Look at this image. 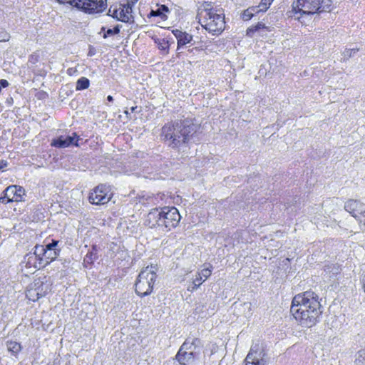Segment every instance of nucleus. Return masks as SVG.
<instances>
[{
    "label": "nucleus",
    "instance_id": "19",
    "mask_svg": "<svg viewBox=\"0 0 365 365\" xmlns=\"http://www.w3.org/2000/svg\"><path fill=\"white\" fill-rule=\"evenodd\" d=\"M32 253L40 259V262L44 263L45 249L43 245H36Z\"/></svg>",
    "mask_w": 365,
    "mask_h": 365
},
{
    "label": "nucleus",
    "instance_id": "9",
    "mask_svg": "<svg viewBox=\"0 0 365 365\" xmlns=\"http://www.w3.org/2000/svg\"><path fill=\"white\" fill-rule=\"evenodd\" d=\"M112 197V193L108 187L100 185L95 187L89 195V202L95 205H104L108 203Z\"/></svg>",
    "mask_w": 365,
    "mask_h": 365
},
{
    "label": "nucleus",
    "instance_id": "2",
    "mask_svg": "<svg viewBox=\"0 0 365 365\" xmlns=\"http://www.w3.org/2000/svg\"><path fill=\"white\" fill-rule=\"evenodd\" d=\"M198 129V125L190 119L176 120L165 124L161 130V137L168 142L169 146L175 148L187 143Z\"/></svg>",
    "mask_w": 365,
    "mask_h": 365
},
{
    "label": "nucleus",
    "instance_id": "17",
    "mask_svg": "<svg viewBox=\"0 0 365 365\" xmlns=\"http://www.w3.org/2000/svg\"><path fill=\"white\" fill-rule=\"evenodd\" d=\"M34 287L36 289V292L38 293L41 297L46 295L51 290L50 284L48 283H44L40 279H36L32 284Z\"/></svg>",
    "mask_w": 365,
    "mask_h": 365
},
{
    "label": "nucleus",
    "instance_id": "1",
    "mask_svg": "<svg viewBox=\"0 0 365 365\" xmlns=\"http://www.w3.org/2000/svg\"><path fill=\"white\" fill-rule=\"evenodd\" d=\"M290 311L299 324L307 328L314 326L322 314L319 297L312 291L297 294L292 299Z\"/></svg>",
    "mask_w": 365,
    "mask_h": 365
},
{
    "label": "nucleus",
    "instance_id": "23",
    "mask_svg": "<svg viewBox=\"0 0 365 365\" xmlns=\"http://www.w3.org/2000/svg\"><path fill=\"white\" fill-rule=\"evenodd\" d=\"M165 12H168V8L165 5H161L158 9L151 10L149 16L163 17V14Z\"/></svg>",
    "mask_w": 365,
    "mask_h": 365
},
{
    "label": "nucleus",
    "instance_id": "26",
    "mask_svg": "<svg viewBox=\"0 0 365 365\" xmlns=\"http://www.w3.org/2000/svg\"><path fill=\"white\" fill-rule=\"evenodd\" d=\"M241 306L244 309V314L245 317H250L252 315V304L250 302H245L242 304H241Z\"/></svg>",
    "mask_w": 365,
    "mask_h": 365
},
{
    "label": "nucleus",
    "instance_id": "11",
    "mask_svg": "<svg viewBox=\"0 0 365 365\" xmlns=\"http://www.w3.org/2000/svg\"><path fill=\"white\" fill-rule=\"evenodd\" d=\"M132 8L128 5L120 6L119 9L110 8L108 12V15L113 18H115L118 21L123 22H128L132 18Z\"/></svg>",
    "mask_w": 365,
    "mask_h": 365
},
{
    "label": "nucleus",
    "instance_id": "25",
    "mask_svg": "<svg viewBox=\"0 0 365 365\" xmlns=\"http://www.w3.org/2000/svg\"><path fill=\"white\" fill-rule=\"evenodd\" d=\"M356 365H365V350L357 352L355 359Z\"/></svg>",
    "mask_w": 365,
    "mask_h": 365
},
{
    "label": "nucleus",
    "instance_id": "39",
    "mask_svg": "<svg viewBox=\"0 0 365 365\" xmlns=\"http://www.w3.org/2000/svg\"><path fill=\"white\" fill-rule=\"evenodd\" d=\"M6 200H7V197L4 194V195L0 197V202L4 203V204L8 203L9 202H6Z\"/></svg>",
    "mask_w": 365,
    "mask_h": 365
},
{
    "label": "nucleus",
    "instance_id": "24",
    "mask_svg": "<svg viewBox=\"0 0 365 365\" xmlns=\"http://www.w3.org/2000/svg\"><path fill=\"white\" fill-rule=\"evenodd\" d=\"M120 26L119 25L115 26L113 29H108L106 31L105 27H102L101 31H105L103 38H107L109 36L115 35L119 34Z\"/></svg>",
    "mask_w": 365,
    "mask_h": 365
},
{
    "label": "nucleus",
    "instance_id": "8",
    "mask_svg": "<svg viewBox=\"0 0 365 365\" xmlns=\"http://www.w3.org/2000/svg\"><path fill=\"white\" fill-rule=\"evenodd\" d=\"M267 364V353L262 345L259 344L252 345L245 359V365H266Z\"/></svg>",
    "mask_w": 365,
    "mask_h": 365
},
{
    "label": "nucleus",
    "instance_id": "40",
    "mask_svg": "<svg viewBox=\"0 0 365 365\" xmlns=\"http://www.w3.org/2000/svg\"><path fill=\"white\" fill-rule=\"evenodd\" d=\"M6 165H7V163L5 161H4V160L0 161V169L6 167Z\"/></svg>",
    "mask_w": 365,
    "mask_h": 365
},
{
    "label": "nucleus",
    "instance_id": "13",
    "mask_svg": "<svg viewBox=\"0 0 365 365\" xmlns=\"http://www.w3.org/2000/svg\"><path fill=\"white\" fill-rule=\"evenodd\" d=\"M24 189L18 185H10L4 191V195L7 197L6 202H20L22 201L24 195Z\"/></svg>",
    "mask_w": 365,
    "mask_h": 365
},
{
    "label": "nucleus",
    "instance_id": "16",
    "mask_svg": "<svg viewBox=\"0 0 365 365\" xmlns=\"http://www.w3.org/2000/svg\"><path fill=\"white\" fill-rule=\"evenodd\" d=\"M173 32L178 40V49L192 40V36L186 32H182L178 29L174 30Z\"/></svg>",
    "mask_w": 365,
    "mask_h": 365
},
{
    "label": "nucleus",
    "instance_id": "34",
    "mask_svg": "<svg viewBox=\"0 0 365 365\" xmlns=\"http://www.w3.org/2000/svg\"><path fill=\"white\" fill-rule=\"evenodd\" d=\"M356 220L359 222L361 229L365 230V213L361 215V217L358 218Z\"/></svg>",
    "mask_w": 365,
    "mask_h": 365
},
{
    "label": "nucleus",
    "instance_id": "37",
    "mask_svg": "<svg viewBox=\"0 0 365 365\" xmlns=\"http://www.w3.org/2000/svg\"><path fill=\"white\" fill-rule=\"evenodd\" d=\"M9 82L5 79L0 80V86L3 88H6L9 86Z\"/></svg>",
    "mask_w": 365,
    "mask_h": 365
},
{
    "label": "nucleus",
    "instance_id": "3",
    "mask_svg": "<svg viewBox=\"0 0 365 365\" xmlns=\"http://www.w3.org/2000/svg\"><path fill=\"white\" fill-rule=\"evenodd\" d=\"M197 18L202 27L212 35H220L225 30L224 10L211 2L205 1L198 7Z\"/></svg>",
    "mask_w": 365,
    "mask_h": 365
},
{
    "label": "nucleus",
    "instance_id": "14",
    "mask_svg": "<svg viewBox=\"0 0 365 365\" xmlns=\"http://www.w3.org/2000/svg\"><path fill=\"white\" fill-rule=\"evenodd\" d=\"M77 135L76 133H73L72 135L58 137L57 139L52 141L51 145L58 148H66L71 145H77Z\"/></svg>",
    "mask_w": 365,
    "mask_h": 365
},
{
    "label": "nucleus",
    "instance_id": "4",
    "mask_svg": "<svg viewBox=\"0 0 365 365\" xmlns=\"http://www.w3.org/2000/svg\"><path fill=\"white\" fill-rule=\"evenodd\" d=\"M181 219L179 211L175 207L155 208L147 215L145 224L153 227L165 228L168 230L176 227Z\"/></svg>",
    "mask_w": 365,
    "mask_h": 365
},
{
    "label": "nucleus",
    "instance_id": "31",
    "mask_svg": "<svg viewBox=\"0 0 365 365\" xmlns=\"http://www.w3.org/2000/svg\"><path fill=\"white\" fill-rule=\"evenodd\" d=\"M212 273V269L210 268L203 269L201 272L198 273L203 279V281L206 280Z\"/></svg>",
    "mask_w": 365,
    "mask_h": 365
},
{
    "label": "nucleus",
    "instance_id": "6",
    "mask_svg": "<svg viewBox=\"0 0 365 365\" xmlns=\"http://www.w3.org/2000/svg\"><path fill=\"white\" fill-rule=\"evenodd\" d=\"M200 340L192 339H187L180 346L176 359L181 365H192L200 354Z\"/></svg>",
    "mask_w": 365,
    "mask_h": 365
},
{
    "label": "nucleus",
    "instance_id": "20",
    "mask_svg": "<svg viewBox=\"0 0 365 365\" xmlns=\"http://www.w3.org/2000/svg\"><path fill=\"white\" fill-rule=\"evenodd\" d=\"M26 297L29 300L33 302H35L41 298L40 295H38V293L36 292V289L34 287L32 284L30 285V287L26 292Z\"/></svg>",
    "mask_w": 365,
    "mask_h": 365
},
{
    "label": "nucleus",
    "instance_id": "7",
    "mask_svg": "<svg viewBox=\"0 0 365 365\" xmlns=\"http://www.w3.org/2000/svg\"><path fill=\"white\" fill-rule=\"evenodd\" d=\"M70 5L87 14H98L107 7V0H72Z\"/></svg>",
    "mask_w": 365,
    "mask_h": 365
},
{
    "label": "nucleus",
    "instance_id": "41",
    "mask_svg": "<svg viewBox=\"0 0 365 365\" xmlns=\"http://www.w3.org/2000/svg\"><path fill=\"white\" fill-rule=\"evenodd\" d=\"M352 52L355 53L356 52V50L355 49H352L351 51H347L346 53L349 57H351V55H352Z\"/></svg>",
    "mask_w": 365,
    "mask_h": 365
},
{
    "label": "nucleus",
    "instance_id": "30",
    "mask_svg": "<svg viewBox=\"0 0 365 365\" xmlns=\"http://www.w3.org/2000/svg\"><path fill=\"white\" fill-rule=\"evenodd\" d=\"M58 244V240H53L51 243H48L44 246V249H46V250H58L56 249Z\"/></svg>",
    "mask_w": 365,
    "mask_h": 365
},
{
    "label": "nucleus",
    "instance_id": "44",
    "mask_svg": "<svg viewBox=\"0 0 365 365\" xmlns=\"http://www.w3.org/2000/svg\"><path fill=\"white\" fill-rule=\"evenodd\" d=\"M363 284H364V292H365V275H364V277L363 278Z\"/></svg>",
    "mask_w": 365,
    "mask_h": 365
},
{
    "label": "nucleus",
    "instance_id": "12",
    "mask_svg": "<svg viewBox=\"0 0 365 365\" xmlns=\"http://www.w3.org/2000/svg\"><path fill=\"white\" fill-rule=\"evenodd\" d=\"M344 209L357 220L365 213V204L356 200H349L345 203Z\"/></svg>",
    "mask_w": 365,
    "mask_h": 365
},
{
    "label": "nucleus",
    "instance_id": "45",
    "mask_svg": "<svg viewBox=\"0 0 365 365\" xmlns=\"http://www.w3.org/2000/svg\"><path fill=\"white\" fill-rule=\"evenodd\" d=\"M135 109H136V107H132L130 110L132 112H134Z\"/></svg>",
    "mask_w": 365,
    "mask_h": 365
},
{
    "label": "nucleus",
    "instance_id": "21",
    "mask_svg": "<svg viewBox=\"0 0 365 365\" xmlns=\"http://www.w3.org/2000/svg\"><path fill=\"white\" fill-rule=\"evenodd\" d=\"M7 349L13 354H18L21 349V344L16 341H7L6 343Z\"/></svg>",
    "mask_w": 365,
    "mask_h": 365
},
{
    "label": "nucleus",
    "instance_id": "42",
    "mask_svg": "<svg viewBox=\"0 0 365 365\" xmlns=\"http://www.w3.org/2000/svg\"><path fill=\"white\" fill-rule=\"evenodd\" d=\"M107 100L110 102H112L113 101V98L111 96H108Z\"/></svg>",
    "mask_w": 365,
    "mask_h": 365
},
{
    "label": "nucleus",
    "instance_id": "10",
    "mask_svg": "<svg viewBox=\"0 0 365 365\" xmlns=\"http://www.w3.org/2000/svg\"><path fill=\"white\" fill-rule=\"evenodd\" d=\"M323 0H297L293 3V11L305 14H314L321 8Z\"/></svg>",
    "mask_w": 365,
    "mask_h": 365
},
{
    "label": "nucleus",
    "instance_id": "32",
    "mask_svg": "<svg viewBox=\"0 0 365 365\" xmlns=\"http://www.w3.org/2000/svg\"><path fill=\"white\" fill-rule=\"evenodd\" d=\"M252 17H253V13H251V11H250L249 9H247L246 10H245L243 11V13L242 14V19L244 21H248V20L251 19Z\"/></svg>",
    "mask_w": 365,
    "mask_h": 365
},
{
    "label": "nucleus",
    "instance_id": "18",
    "mask_svg": "<svg viewBox=\"0 0 365 365\" xmlns=\"http://www.w3.org/2000/svg\"><path fill=\"white\" fill-rule=\"evenodd\" d=\"M60 250H46L45 249L44 263L45 264L53 261L58 255Z\"/></svg>",
    "mask_w": 365,
    "mask_h": 365
},
{
    "label": "nucleus",
    "instance_id": "5",
    "mask_svg": "<svg viewBox=\"0 0 365 365\" xmlns=\"http://www.w3.org/2000/svg\"><path fill=\"white\" fill-rule=\"evenodd\" d=\"M157 265L147 266L140 272L135 282V292L140 297L150 294L153 288L156 279Z\"/></svg>",
    "mask_w": 365,
    "mask_h": 365
},
{
    "label": "nucleus",
    "instance_id": "35",
    "mask_svg": "<svg viewBox=\"0 0 365 365\" xmlns=\"http://www.w3.org/2000/svg\"><path fill=\"white\" fill-rule=\"evenodd\" d=\"M255 31H257L256 28L255 27V26H251V27L247 29V35L248 36H250V37H252L253 36V34Z\"/></svg>",
    "mask_w": 365,
    "mask_h": 365
},
{
    "label": "nucleus",
    "instance_id": "38",
    "mask_svg": "<svg viewBox=\"0 0 365 365\" xmlns=\"http://www.w3.org/2000/svg\"><path fill=\"white\" fill-rule=\"evenodd\" d=\"M255 27L256 28L257 31H259L261 29H264L265 25L262 23H257V24H256Z\"/></svg>",
    "mask_w": 365,
    "mask_h": 365
},
{
    "label": "nucleus",
    "instance_id": "29",
    "mask_svg": "<svg viewBox=\"0 0 365 365\" xmlns=\"http://www.w3.org/2000/svg\"><path fill=\"white\" fill-rule=\"evenodd\" d=\"M10 38V34L4 29H0V42L8 41Z\"/></svg>",
    "mask_w": 365,
    "mask_h": 365
},
{
    "label": "nucleus",
    "instance_id": "22",
    "mask_svg": "<svg viewBox=\"0 0 365 365\" xmlns=\"http://www.w3.org/2000/svg\"><path fill=\"white\" fill-rule=\"evenodd\" d=\"M90 84L89 80L86 77H81L76 82V90L81 91L88 88Z\"/></svg>",
    "mask_w": 365,
    "mask_h": 365
},
{
    "label": "nucleus",
    "instance_id": "28",
    "mask_svg": "<svg viewBox=\"0 0 365 365\" xmlns=\"http://www.w3.org/2000/svg\"><path fill=\"white\" fill-rule=\"evenodd\" d=\"M274 0H262L259 3V7H262V12H265L271 5Z\"/></svg>",
    "mask_w": 365,
    "mask_h": 365
},
{
    "label": "nucleus",
    "instance_id": "33",
    "mask_svg": "<svg viewBox=\"0 0 365 365\" xmlns=\"http://www.w3.org/2000/svg\"><path fill=\"white\" fill-rule=\"evenodd\" d=\"M248 9H249L250 11H251V13H253V16L256 14L262 12V10H261L262 7H259V5L255 6H250Z\"/></svg>",
    "mask_w": 365,
    "mask_h": 365
},
{
    "label": "nucleus",
    "instance_id": "43",
    "mask_svg": "<svg viewBox=\"0 0 365 365\" xmlns=\"http://www.w3.org/2000/svg\"><path fill=\"white\" fill-rule=\"evenodd\" d=\"M330 269H331L330 266H327L326 269H324V272H329Z\"/></svg>",
    "mask_w": 365,
    "mask_h": 365
},
{
    "label": "nucleus",
    "instance_id": "27",
    "mask_svg": "<svg viewBox=\"0 0 365 365\" xmlns=\"http://www.w3.org/2000/svg\"><path fill=\"white\" fill-rule=\"evenodd\" d=\"M203 278L199 275L198 274L196 275L195 278L193 279L192 282V287L191 288H189V290L193 291L196 289L197 287H200V285L203 282Z\"/></svg>",
    "mask_w": 365,
    "mask_h": 365
},
{
    "label": "nucleus",
    "instance_id": "15",
    "mask_svg": "<svg viewBox=\"0 0 365 365\" xmlns=\"http://www.w3.org/2000/svg\"><path fill=\"white\" fill-rule=\"evenodd\" d=\"M22 263L25 264L27 268L39 269L43 265V263L38 259L31 252L24 256Z\"/></svg>",
    "mask_w": 365,
    "mask_h": 365
},
{
    "label": "nucleus",
    "instance_id": "36",
    "mask_svg": "<svg viewBox=\"0 0 365 365\" xmlns=\"http://www.w3.org/2000/svg\"><path fill=\"white\" fill-rule=\"evenodd\" d=\"M93 252L88 253L85 257V261H87L88 262H92L94 259H96V257L93 258Z\"/></svg>",
    "mask_w": 365,
    "mask_h": 365
}]
</instances>
